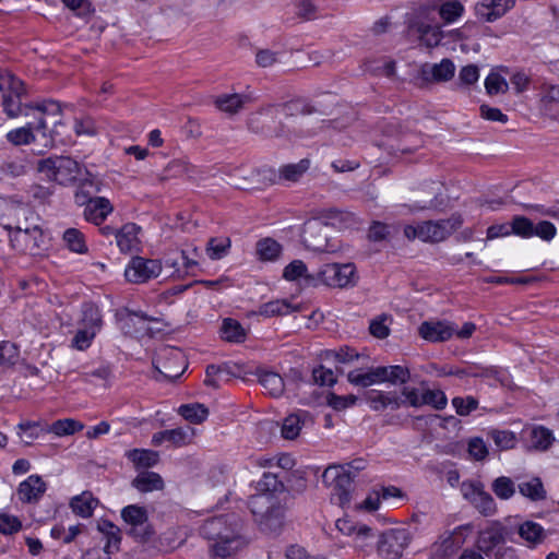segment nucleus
I'll use <instances>...</instances> for the list:
<instances>
[{
    "instance_id": "obj_1",
    "label": "nucleus",
    "mask_w": 559,
    "mask_h": 559,
    "mask_svg": "<svg viewBox=\"0 0 559 559\" xmlns=\"http://www.w3.org/2000/svg\"><path fill=\"white\" fill-rule=\"evenodd\" d=\"M36 114L32 115L35 120L28 121L25 126L9 131L5 135L8 142L14 146L28 145L35 142L34 132H41L44 135L47 130V118L61 115L62 107L58 102L48 99L36 103Z\"/></svg>"
},
{
    "instance_id": "obj_2",
    "label": "nucleus",
    "mask_w": 559,
    "mask_h": 559,
    "mask_svg": "<svg viewBox=\"0 0 559 559\" xmlns=\"http://www.w3.org/2000/svg\"><path fill=\"white\" fill-rule=\"evenodd\" d=\"M508 537V527L499 521H492L478 532L475 546L489 558L516 559L515 549L506 546Z\"/></svg>"
},
{
    "instance_id": "obj_3",
    "label": "nucleus",
    "mask_w": 559,
    "mask_h": 559,
    "mask_svg": "<svg viewBox=\"0 0 559 559\" xmlns=\"http://www.w3.org/2000/svg\"><path fill=\"white\" fill-rule=\"evenodd\" d=\"M37 170L48 180L61 186L75 185L78 180L87 174V169L70 156L53 155L40 159Z\"/></svg>"
},
{
    "instance_id": "obj_4",
    "label": "nucleus",
    "mask_w": 559,
    "mask_h": 559,
    "mask_svg": "<svg viewBox=\"0 0 559 559\" xmlns=\"http://www.w3.org/2000/svg\"><path fill=\"white\" fill-rule=\"evenodd\" d=\"M249 508L260 528L267 533H277L284 524V508L275 496L257 493L250 497Z\"/></svg>"
},
{
    "instance_id": "obj_5",
    "label": "nucleus",
    "mask_w": 559,
    "mask_h": 559,
    "mask_svg": "<svg viewBox=\"0 0 559 559\" xmlns=\"http://www.w3.org/2000/svg\"><path fill=\"white\" fill-rule=\"evenodd\" d=\"M463 224L461 215L453 214L448 219L426 221L417 225H406L404 236L408 240L419 239L423 242H440L451 236Z\"/></svg>"
},
{
    "instance_id": "obj_6",
    "label": "nucleus",
    "mask_w": 559,
    "mask_h": 559,
    "mask_svg": "<svg viewBox=\"0 0 559 559\" xmlns=\"http://www.w3.org/2000/svg\"><path fill=\"white\" fill-rule=\"evenodd\" d=\"M355 478L349 468L344 466H329L322 474L323 483L332 489L331 499L344 507L350 500L352 483Z\"/></svg>"
},
{
    "instance_id": "obj_7",
    "label": "nucleus",
    "mask_w": 559,
    "mask_h": 559,
    "mask_svg": "<svg viewBox=\"0 0 559 559\" xmlns=\"http://www.w3.org/2000/svg\"><path fill=\"white\" fill-rule=\"evenodd\" d=\"M407 34L427 48L437 47L443 38L440 26L424 13L415 14L408 20Z\"/></svg>"
},
{
    "instance_id": "obj_8",
    "label": "nucleus",
    "mask_w": 559,
    "mask_h": 559,
    "mask_svg": "<svg viewBox=\"0 0 559 559\" xmlns=\"http://www.w3.org/2000/svg\"><path fill=\"white\" fill-rule=\"evenodd\" d=\"M412 539L407 527L384 531L378 540V554L385 559H400Z\"/></svg>"
},
{
    "instance_id": "obj_9",
    "label": "nucleus",
    "mask_w": 559,
    "mask_h": 559,
    "mask_svg": "<svg viewBox=\"0 0 559 559\" xmlns=\"http://www.w3.org/2000/svg\"><path fill=\"white\" fill-rule=\"evenodd\" d=\"M10 246L22 253L39 254L47 247L46 237L41 227L34 224L31 229L11 231L9 234Z\"/></svg>"
},
{
    "instance_id": "obj_10",
    "label": "nucleus",
    "mask_w": 559,
    "mask_h": 559,
    "mask_svg": "<svg viewBox=\"0 0 559 559\" xmlns=\"http://www.w3.org/2000/svg\"><path fill=\"white\" fill-rule=\"evenodd\" d=\"M121 518L127 525V534L136 540H146L153 535L147 510L138 504H129L121 510Z\"/></svg>"
},
{
    "instance_id": "obj_11",
    "label": "nucleus",
    "mask_w": 559,
    "mask_h": 559,
    "mask_svg": "<svg viewBox=\"0 0 559 559\" xmlns=\"http://www.w3.org/2000/svg\"><path fill=\"white\" fill-rule=\"evenodd\" d=\"M163 264L156 259H146L143 257H133L127 264L124 277L133 284H144L160 275Z\"/></svg>"
},
{
    "instance_id": "obj_12",
    "label": "nucleus",
    "mask_w": 559,
    "mask_h": 559,
    "mask_svg": "<svg viewBox=\"0 0 559 559\" xmlns=\"http://www.w3.org/2000/svg\"><path fill=\"white\" fill-rule=\"evenodd\" d=\"M241 527V522L234 519L227 524V530H221L219 539L210 546L215 557L226 558L243 547L246 542L240 535Z\"/></svg>"
},
{
    "instance_id": "obj_13",
    "label": "nucleus",
    "mask_w": 559,
    "mask_h": 559,
    "mask_svg": "<svg viewBox=\"0 0 559 559\" xmlns=\"http://www.w3.org/2000/svg\"><path fill=\"white\" fill-rule=\"evenodd\" d=\"M241 527V522L234 519L227 524V530H221L219 539L210 546L215 557L226 558L243 547L246 542L240 535Z\"/></svg>"
},
{
    "instance_id": "obj_14",
    "label": "nucleus",
    "mask_w": 559,
    "mask_h": 559,
    "mask_svg": "<svg viewBox=\"0 0 559 559\" xmlns=\"http://www.w3.org/2000/svg\"><path fill=\"white\" fill-rule=\"evenodd\" d=\"M328 230L329 226L320 219L313 218L306 222L301 236L304 245L317 252H335L336 247L330 243Z\"/></svg>"
},
{
    "instance_id": "obj_15",
    "label": "nucleus",
    "mask_w": 559,
    "mask_h": 559,
    "mask_svg": "<svg viewBox=\"0 0 559 559\" xmlns=\"http://www.w3.org/2000/svg\"><path fill=\"white\" fill-rule=\"evenodd\" d=\"M154 366L163 378L176 380L183 373L187 364L180 349L168 347L159 350Z\"/></svg>"
},
{
    "instance_id": "obj_16",
    "label": "nucleus",
    "mask_w": 559,
    "mask_h": 559,
    "mask_svg": "<svg viewBox=\"0 0 559 559\" xmlns=\"http://www.w3.org/2000/svg\"><path fill=\"white\" fill-rule=\"evenodd\" d=\"M319 276L321 281L331 287H346L354 283L355 266L352 263L338 264L330 263L325 264Z\"/></svg>"
},
{
    "instance_id": "obj_17",
    "label": "nucleus",
    "mask_w": 559,
    "mask_h": 559,
    "mask_svg": "<svg viewBox=\"0 0 559 559\" xmlns=\"http://www.w3.org/2000/svg\"><path fill=\"white\" fill-rule=\"evenodd\" d=\"M419 335L428 342L441 343L455 333V324L449 321H424L418 328Z\"/></svg>"
},
{
    "instance_id": "obj_18",
    "label": "nucleus",
    "mask_w": 559,
    "mask_h": 559,
    "mask_svg": "<svg viewBox=\"0 0 559 559\" xmlns=\"http://www.w3.org/2000/svg\"><path fill=\"white\" fill-rule=\"evenodd\" d=\"M514 7V0H484L475 5V14L485 22H495Z\"/></svg>"
},
{
    "instance_id": "obj_19",
    "label": "nucleus",
    "mask_w": 559,
    "mask_h": 559,
    "mask_svg": "<svg viewBox=\"0 0 559 559\" xmlns=\"http://www.w3.org/2000/svg\"><path fill=\"white\" fill-rule=\"evenodd\" d=\"M194 436V430L191 427H178L158 431L152 436V444L154 447L162 445L165 441L174 447H183L189 444Z\"/></svg>"
},
{
    "instance_id": "obj_20",
    "label": "nucleus",
    "mask_w": 559,
    "mask_h": 559,
    "mask_svg": "<svg viewBox=\"0 0 559 559\" xmlns=\"http://www.w3.org/2000/svg\"><path fill=\"white\" fill-rule=\"evenodd\" d=\"M47 490L46 483L38 475H31L17 488L19 499L24 503H36Z\"/></svg>"
},
{
    "instance_id": "obj_21",
    "label": "nucleus",
    "mask_w": 559,
    "mask_h": 559,
    "mask_svg": "<svg viewBox=\"0 0 559 559\" xmlns=\"http://www.w3.org/2000/svg\"><path fill=\"white\" fill-rule=\"evenodd\" d=\"M254 102V97L248 94H223L215 98V106L223 112L228 115H236L242 110L247 105Z\"/></svg>"
},
{
    "instance_id": "obj_22",
    "label": "nucleus",
    "mask_w": 559,
    "mask_h": 559,
    "mask_svg": "<svg viewBox=\"0 0 559 559\" xmlns=\"http://www.w3.org/2000/svg\"><path fill=\"white\" fill-rule=\"evenodd\" d=\"M367 402L370 408L374 412H382L386 408L395 411L404 405L403 399H401L395 392L376 390L368 392Z\"/></svg>"
},
{
    "instance_id": "obj_23",
    "label": "nucleus",
    "mask_w": 559,
    "mask_h": 559,
    "mask_svg": "<svg viewBox=\"0 0 559 559\" xmlns=\"http://www.w3.org/2000/svg\"><path fill=\"white\" fill-rule=\"evenodd\" d=\"M462 543V539L455 533H444L431 547L433 559H448L454 556L461 548Z\"/></svg>"
},
{
    "instance_id": "obj_24",
    "label": "nucleus",
    "mask_w": 559,
    "mask_h": 559,
    "mask_svg": "<svg viewBox=\"0 0 559 559\" xmlns=\"http://www.w3.org/2000/svg\"><path fill=\"white\" fill-rule=\"evenodd\" d=\"M455 73V66L452 60L444 58L439 63H426L421 68V74L426 80L436 82L450 81Z\"/></svg>"
},
{
    "instance_id": "obj_25",
    "label": "nucleus",
    "mask_w": 559,
    "mask_h": 559,
    "mask_svg": "<svg viewBox=\"0 0 559 559\" xmlns=\"http://www.w3.org/2000/svg\"><path fill=\"white\" fill-rule=\"evenodd\" d=\"M84 209V217L87 222L100 225L107 216L114 211L110 201L104 197H96Z\"/></svg>"
},
{
    "instance_id": "obj_26",
    "label": "nucleus",
    "mask_w": 559,
    "mask_h": 559,
    "mask_svg": "<svg viewBox=\"0 0 559 559\" xmlns=\"http://www.w3.org/2000/svg\"><path fill=\"white\" fill-rule=\"evenodd\" d=\"M140 227L134 223L123 225L116 233V242L121 252H131L140 248Z\"/></svg>"
},
{
    "instance_id": "obj_27",
    "label": "nucleus",
    "mask_w": 559,
    "mask_h": 559,
    "mask_svg": "<svg viewBox=\"0 0 559 559\" xmlns=\"http://www.w3.org/2000/svg\"><path fill=\"white\" fill-rule=\"evenodd\" d=\"M78 187L74 192V202L79 206H83L86 203H90L95 198L93 195L99 192V186L96 181L95 177L87 170V174H84L78 180Z\"/></svg>"
},
{
    "instance_id": "obj_28",
    "label": "nucleus",
    "mask_w": 559,
    "mask_h": 559,
    "mask_svg": "<svg viewBox=\"0 0 559 559\" xmlns=\"http://www.w3.org/2000/svg\"><path fill=\"white\" fill-rule=\"evenodd\" d=\"M97 530L103 534L106 539L104 550L107 555L119 551L121 544V530L116 524L108 520H99L97 522Z\"/></svg>"
},
{
    "instance_id": "obj_29",
    "label": "nucleus",
    "mask_w": 559,
    "mask_h": 559,
    "mask_svg": "<svg viewBox=\"0 0 559 559\" xmlns=\"http://www.w3.org/2000/svg\"><path fill=\"white\" fill-rule=\"evenodd\" d=\"M22 96H15L13 94L2 95V107L5 115L11 118H17L20 116H32L36 114V104H25L21 103Z\"/></svg>"
},
{
    "instance_id": "obj_30",
    "label": "nucleus",
    "mask_w": 559,
    "mask_h": 559,
    "mask_svg": "<svg viewBox=\"0 0 559 559\" xmlns=\"http://www.w3.org/2000/svg\"><path fill=\"white\" fill-rule=\"evenodd\" d=\"M103 314L98 306L93 302H84L81 308L79 326L99 333L103 329Z\"/></svg>"
},
{
    "instance_id": "obj_31",
    "label": "nucleus",
    "mask_w": 559,
    "mask_h": 559,
    "mask_svg": "<svg viewBox=\"0 0 559 559\" xmlns=\"http://www.w3.org/2000/svg\"><path fill=\"white\" fill-rule=\"evenodd\" d=\"M310 417L307 412H298L288 415L282 425V437L287 440L297 438Z\"/></svg>"
},
{
    "instance_id": "obj_32",
    "label": "nucleus",
    "mask_w": 559,
    "mask_h": 559,
    "mask_svg": "<svg viewBox=\"0 0 559 559\" xmlns=\"http://www.w3.org/2000/svg\"><path fill=\"white\" fill-rule=\"evenodd\" d=\"M124 455L136 469L153 467L159 461L158 452L148 449H132Z\"/></svg>"
},
{
    "instance_id": "obj_33",
    "label": "nucleus",
    "mask_w": 559,
    "mask_h": 559,
    "mask_svg": "<svg viewBox=\"0 0 559 559\" xmlns=\"http://www.w3.org/2000/svg\"><path fill=\"white\" fill-rule=\"evenodd\" d=\"M518 534L528 547L542 544L546 537L544 527L533 521H526L519 525Z\"/></svg>"
},
{
    "instance_id": "obj_34",
    "label": "nucleus",
    "mask_w": 559,
    "mask_h": 559,
    "mask_svg": "<svg viewBox=\"0 0 559 559\" xmlns=\"http://www.w3.org/2000/svg\"><path fill=\"white\" fill-rule=\"evenodd\" d=\"M132 486L140 492H151L162 490L164 488V480L159 474L144 471L135 476L132 480Z\"/></svg>"
},
{
    "instance_id": "obj_35",
    "label": "nucleus",
    "mask_w": 559,
    "mask_h": 559,
    "mask_svg": "<svg viewBox=\"0 0 559 559\" xmlns=\"http://www.w3.org/2000/svg\"><path fill=\"white\" fill-rule=\"evenodd\" d=\"M234 519H236V516L225 514L206 520L201 527L202 536L212 543H214V540H218L221 530H227V524Z\"/></svg>"
},
{
    "instance_id": "obj_36",
    "label": "nucleus",
    "mask_w": 559,
    "mask_h": 559,
    "mask_svg": "<svg viewBox=\"0 0 559 559\" xmlns=\"http://www.w3.org/2000/svg\"><path fill=\"white\" fill-rule=\"evenodd\" d=\"M98 501L95 499L92 493L84 491L79 496H75L71 499L70 507L72 511L84 519L92 516L95 508L97 507Z\"/></svg>"
},
{
    "instance_id": "obj_37",
    "label": "nucleus",
    "mask_w": 559,
    "mask_h": 559,
    "mask_svg": "<svg viewBox=\"0 0 559 559\" xmlns=\"http://www.w3.org/2000/svg\"><path fill=\"white\" fill-rule=\"evenodd\" d=\"M383 370H380V367L371 368L367 372H362L361 370H353L347 374V379L352 384L359 386H370L376 383L383 382Z\"/></svg>"
},
{
    "instance_id": "obj_38",
    "label": "nucleus",
    "mask_w": 559,
    "mask_h": 559,
    "mask_svg": "<svg viewBox=\"0 0 559 559\" xmlns=\"http://www.w3.org/2000/svg\"><path fill=\"white\" fill-rule=\"evenodd\" d=\"M259 381L265 392L273 397L282 396L285 391L283 378L274 371H262L259 374Z\"/></svg>"
},
{
    "instance_id": "obj_39",
    "label": "nucleus",
    "mask_w": 559,
    "mask_h": 559,
    "mask_svg": "<svg viewBox=\"0 0 559 559\" xmlns=\"http://www.w3.org/2000/svg\"><path fill=\"white\" fill-rule=\"evenodd\" d=\"M84 429V425L72 418L58 419L46 428V432L58 437L74 435Z\"/></svg>"
},
{
    "instance_id": "obj_40",
    "label": "nucleus",
    "mask_w": 559,
    "mask_h": 559,
    "mask_svg": "<svg viewBox=\"0 0 559 559\" xmlns=\"http://www.w3.org/2000/svg\"><path fill=\"white\" fill-rule=\"evenodd\" d=\"M67 248L78 254L87 253L88 247L86 245L84 234L76 228H68L62 237Z\"/></svg>"
},
{
    "instance_id": "obj_41",
    "label": "nucleus",
    "mask_w": 559,
    "mask_h": 559,
    "mask_svg": "<svg viewBox=\"0 0 559 559\" xmlns=\"http://www.w3.org/2000/svg\"><path fill=\"white\" fill-rule=\"evenodd\" d=\"M519 491L522 496L533 500L539 501L546 498V490L539 478L534 477L519 484Z\"/></svg>"
},
{
    "instance_id": "obj_42",
    "label": "nucleus",
    "mask_w": 559,
    "mask_h": 559,
    "mask_svg": "<svg viewBox=\"0 0 559 559\" xmlns=\"http://www.w3.org/2000/svg\"><path fill=\"white\" fill-rule=\"evenodd\" d=\"M178 413L192 424H202L209 416V409L199 403L181 405Z\"/></svg>"
},
{
    "instance_id": "obj_43",
    "label": "nucleus",
    "mask_w": 559,
    "mask_h": 559,
    "mask_svg": "<svg viewBox=\"0 0 559 559\" xmlns=\"http://www.w3.org/2000/svg\"><path fill=\"white\" fill-rule=\"evenodd\" d=\"M530 439L532 447L536 450L545 451L554 442L552 431L544 426H536L531 430Z\"/></svg>"
},
{
    "instance_id": "obj_44",
    "label": "nucleus",
    "mask_w": 559,
    "mask_h": 559,
    "mask_svg": "<svg viewBox=\"0 0 559 559\" xmlns=\"http://www.w3.org/2000/svg\"><path fill=\"white\" fill-rule=\"evenodd\" d=\"M221 332L222 337L228 342L241 343L246 338L245 329L238 321L230 318L223 321Z\"/></svg>"
},
{
    "instance_id": "obj_45",
    "label": "nucleus",
    "mask_w": 559,
    "mask_h": 559,
    "mask_svg": "<svg viewBox=\"0 0 559 559\" xmlns=\"http://www.w3.org/2000/svg\"><path fill=\"white\" fill-rule=\"evenodd\" d=\"M0 92L2 95L13 94L23 96L25 88L23 82L10 72L0 73Z\"/></svg>"
},
{
    "instance_id": "obj_46",
    "label": "nucleus",
    "mask_w": 559,
    "mask_h": 559,
    "mask_svg": "<svg viewBox=\"0 0 559 559\" xmlns=\"http://www.w3.org/2000/svg\"><path fill=\"white\" fill-rule=\"evenodd\" d=\"M282 251L281 245L271 238H264L257 242V254L262 261L276 260Z\"/></svg>"
},
{
    "instance_id": "obj_47",
    "label": "nucleus",
    "mask_w": 559,
    "mask_h": 559,
    "mask_svg": "<svg viewBox=\"0 0 559 559\" xmlns=\"http://www.w3.org/2000/svg\"><path fill=\"white\" fill-rule=\"evenodd\" d=\"M383 370V382H390L392 384H404L411 378V372L406 367L394 365L388 367H380Z\"/></svg>"
},
{
    "instance_id": "obj_48",
    "label": "nucleus",
    "mask_w": 559,
    "mask_h": 559,
    "mask_svg": "<svg viewBox=\"0 0 559 559\" xmlns=\"http://www.w3.org/2000/svg\"><path fill=\"white\" fill-rule=\"evenodd\" d=\"M294 310L295 308H293L286 300H272L263 304L260 307L259 313L270 318L274 316H286L292 313Z\"/></svg>"
},
{
    "instance_id": "obj_49",
    "label": "nucleus",
    "mask_w": 559,
    "mask_h": 559,
    "mask_svg": "<svg viewBox=\"0 0 559 559\" xmlns=\"http://www.w3.org/2000/svg\"><path fill=\"white\" fill-rule=\"evenodd\" d=\"M491 489L497 498L501 500H509L515 493L514 481L507 476L496 478L491 484Z\"/></svg>"
},
{
    "instance_id": "obj_50",
    "label": "nucleus",
    "mask_w": 559,
    "mask_h": 559,
    "mask_svg": "<svg viewBox=\"0 0 559 559\" xmlns=\"http://www.w3.org/2000/svg\"><path fill=\"white\" fill-rule=\"evenodd\" d=\"M230 248V239L227 237L212 238L206 246V253L212 260L224 258Z\"/></svg>"
},
{
    "instance_id": "obj_51",
    "label": "nucleus",
    "mask_w": 559,
    "mask_h": 559,
    "mask_svg": "<svg viewBox=\"0 0 559 559\" xmlns=\"http://www.w3.org/2000/svg\"><path fill=\"white\" fill-rule=\"evenodd\" d=\"M283 487V483L278 479V476L271 472H265L262 478L258 481L259 493H270L275 496L274 493L282 491Z\"/></svg>"
},
{
    "instance_id": "obj_52",
    "label": "nucleus",
    "mask_w": 559,
    "mask_h": 559,
    "mask_svg": "<svg viewBox=\"0 0 559 559\" xmlns=\"http://www.w3.org/2000/svg\"><path fill=\"white\" fill-rule=\"evenodd\" d=\"M309 168V160L301 159L297 164L285 165L280 169L281 178L295 182L297 181Z\"/></svg>"
},
{
    "instance_id": "obj_53",
    "label": "nucleus",
    "mask_w": 559,
    "mask_h": 559,
    "mask_svg": "<svg viewBox=\"0 0 559 559\" xmlns=\"http://www.w3.org/2000/svg\"><path fill=\"white\" fill-rule=\"evenodd\" d=\"M479 513L485 516L493 515L497 511L495 499L488 493L485 488L480 491L479 496L472 503Z\"/></svg>"
},
{
    "instance_id": "obj_54",
    "label": "nucleus",
    "mask_w": 559,
    "mask_h": 559,
    "mask_svg": "<svg viewBox=\"0 0 559 559\" xmlns=\"http://www.w3.org/2000/svg\"><path fill=\"white\" fill-rule=\"evenodd\" d=\"M512 234L522 238L534 237V223L525 216H514L511 222Z\"/></svg>"
},
{
    "instance_id": "obj_55",
    "label": "nucleus",
    "mask_w": 559,
    "mask_h": 559,
    "mask_svg": "<svg viewBox=\"0 0 559 559\" xmlns=\"http://www.w3.org/2000/svg\"><path fill=\"white\" fill-rule=\"evenodd\" d=\"M485 88L489 95H497L506 93L509 88V84L499 73L491 72L485 80Z\"/></svg>"
},
{
    "instance_id": "obj_56",
    "label": "nucleus",
    "mask_w": 559,
    "mask_h": 559,
    "mask_svg": "<svg viewBox=\"0 0 559 559\" xmlns=\"http://www.w3.org/2000/svg\"><path fill=\"white\" fill-rule=\"evenodd\" d=\"M20 356L19 347L9 341L0 342V365L13 366Z\"/></svg>"
},
{
    "instance_id": "obj_57",
    "label": "nucleus",
    "mask_w": 559,
    "mask_h": 559,
    "mask_svg": "<svg viewBox=\"0 0 559 559\" xmlns=\"http://www.w3.org/2000/svg\"><path fill=\"white\" fill-rule=\"evenodd\" d=\"M96 335L97 333L79 326L71 340V347L78 350H85L92 345Z\"/></svg>"
},
{
    "instance_id": "obj_58",
    "label": "nucleus",
    "mask_w": 559,
    "mask_h": 559,
    "mask_svg": "<svg viewBox=\"0 0 559 559\" xmlns=\"http://www.w3.org/2000/svg\"><path fill=\"white\" fill-rule=\"evenodd\" d=\"M325 359H332L336 362L348 364L359 357L358 353L350 347H341L337 350L330 349L324 353Z\"/></svg>"
},
{
    "instance_id": "obj_59",
    "label": "nucleus",
    "mask_w": 559,
    "mask_h": 559,
    "mask_svg": "<svg viewBox=\"0 0 559 559\" xmlns=\"http://www.w3.org/2000/svg\"><path fill=\"white\" fill-rule=\"evenodd\" d=\"M389 320L390 317L386 314H381L372 319L369 324L370 334L380 340L388 337L390 334Z\"/></svg>"
},
{
    "instance_id": "obj_60",
    "label": "nucleus",
    "mask_w": 559,
    "mask_h": 559,
    "mask_svg": "<svg viewBox=\"0 0 559 559\" xmlns=\"http://www.w3.org/2000/svg\"><path fill=\"white\" fill-rule=\"evenodd\" d=\"M452 405L460 416H467L478 407V401L474 396H456L452 399Z\"/></svg>"
},
{
    "instance_id": "obj_61",
    "label": "nucleus",
    "mask_w": 559,
    "mask_h": 559,
    "mask_svg": "<svg viewBox=\"0 0 559 559\" xmlns=\"http://www.w3.org/2000/svg\"><path fill=\"white\" fill-rule=\"evenodd\" d=\"M283 277L290 282L298 281L302 277L308 278L307 265L301 260H294L285 266Z\"/></svg>"
},
{
    "instance_id": "obj_62",
    "label": "nucleus",
    "mask_w": 559,
    "mask_h": 559,
    "mask_svg": "<svg viewBox=\"0 0 559 559\" xmlns=\"http://www.w3.org/2000/svg\"><path fill=\"white\" fill-rule=\"evenodd\" d=\"M448 404L447 395L441 390H425L424 391V405H429L435 409L441 411Z\"/></svg>"
},
{
    "instance_id": "obj_63",
    "label": "nucleus",
    "mask_w": 559,
    "mask_h": 559,
    "mask_svg": "<svg viewBox=\"0 0 559 559\" xmlns=\"http://www.w3.org/2000/svg\"><path fill=\"white\" fill-rule=\"evenodd\" d=\"M464 11V7L459 1L445 2L440 7L439 14L448 23L454 22Z\"/></svg>"
},
{
    "instance_id": "obj_64",
    "label": "nucleus",
    "mask_w": 559,
    "mask_h": 559,
    "mask_svg": "<svg viewBox=\"0 0 559 559\" xmlns=\"http://www.w3.org/2000/svg\"><path fill=\"white\" fill-rule=\"evenodd\" d=\"M490 437L501 450L512 449L516 442L515 435L508 430H492Z\"/></svg>"
}]
</instances>
